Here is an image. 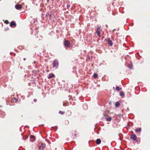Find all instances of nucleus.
<instances>
[{
  "label": "nucleus",
  "mask_w": 150,
  "mask_h": 150,
  "mask_svg": "<svg viewBox=\"0 0 150 150\" xmlns=\"http://www.w3.org/2000/svg\"><path fill=\"white\" fill-rule=\"evenodd\" d=\"M113 89H114V87H113Z\"/></svg>",
  "instance_id": "27"
},
{
  "label": "nucleus",
  "mask_w": 150,
  "mask_h": 150,
  "mask_svg": "<svg viewBox=\"0 0 150 150\" xmlns=\"http://www.w3.org/2000/svg\"><path fill=\"white\" fill-rule=\"evenodd\" d=\"M64 113V112H62V111H60L59 112V114H61V115H62Z\"/></svg>",
  "instance_id": "19"
},
{
  "label": "nucleus",
  "mask_w": 150,
  "mask_h": 150,
  "mask_svg": "<svg viewBox=\"0 0 150 150\" xmlns=\"http://www.w3.org/2000/svg\"><path fill=\"white\" fill-rule=\"evenodd\" d=\"M106 119L107 121H110L111 120L112 118L110 117H109L106 118Z\"/></svg>",
  "instance_id": "17"
},
{
  "label": "nucleus",
  "mask_w": 150,
  "mask_h": 150,
  "mask_svg": "<svg viewBox=\"0 0 150 150\" xmlns=\"http://www.w3.org/2000/svg\"><path fill=\"white\" fill-rule=\"evenodd\" d=\"M120 95L122 96H124L125 94L122 91H120Z\"/></svg>",
  "instance_id": "13"
},
{
  "label": "nucleus",
  "mask_w": 150,
  "mask_h": 150,
  "mask_svg": "<svg viewBox=\"0 0 150 150\" xmlns=\"http://www.w3.org/2000/svg\"><path fill=\"white\" fill-rule=\"evenodd\" d=\"M135 131L136 132H141V128H139L137 129H136Z\"/></svg>",
  "instance_id": "14"
},
{
  "label": "nucleus",
  "mask_w": 150,
  "mask_h": 150,
  "mask_svg": "<svg viewBox=\"0 0 150 150\" xmlns=\"http://www.w3.org/2000/svg\"><path fill=\"white\" fill-rule=\"evenodd\" d=\"M5 22L7 24L8 23V21L7 20L5 21Z\"/></svg>",
  "instance_id": "22"
},
{
  "label": "nucleus",
  "mask_w": 150,
  "mask_h": 150,
  "mask_svg": "<svg viewBox=\"0 0 150 150\" xmlns=\"http://www.w3.org/2000/svg\"><path fill=\"white\" fill-rule=\"evenodd\" d=\"M120 101H117L115 103V107L116 108L117 107H119L120 105Z\"/></svg>",
  "instance_id": "9"
},
{
  "label": "nucleus",
  "mask_w": 150,
  "mask_h": 150,
  "mask_svg": "<svg viewBox=\"0 0 150 150\" xmlns=\"http://www.w3.org/2000/svg\"><path fill=\"white\" fill-rule=\"evenodd\" d=\"M105 40L108 42V45L110 46H112V41L109 39L108 38H105Z\"/></svg>",
  "instance_id": "3"
},
{
  "label": "nucleus",
  "mask_w": 150,
  "mask_h": 150,
  "mask_svg": "<svg viewBox=\"0 0 150 150\" xmlns=\"http://www.w3.org/2000/svg\"><path fill=\"white\" fill-rule=\"evenodd\" d=\"M109 103H110V104H111V102Z\"/></svg>",
  "instance_id": "26"
},
{
  "label": "nucleus",
  "mask_w": 150,
  "mask_h": 150,
  "mask_svg": "<svg viewBox=\"0 0 150 150\" xmlns=\"http://www.w3.org/2000/svg\"><path fill=\"white\" fill-rule=\"evenodd\" d=\"M115 89L116 91H119L120 90H121L122 89V88H120L119 86H117V87H116V88H115Z\"/></svg>",
  "instance_id": "15"
},
{
  "label": "nucleus",
  "mask_w": 150,
  "mask_h": 150,
  "mask_svg": "<svg viewBox=\"0 0 150 150\" xmlns=\"http://www.w3.org/2000/svg\"><path fill=\"white\" fill-rule=\"evenodd\" d=\"M100 28L99 27H98L96 28V31H100Z\"/></svg>",
  "instance_id": "18"
},
{
  "label": "nucleus",
  "mask_w": 150,
  "mask_h": 150,
  "mask_svg": "<svg viewBox=\"0 0 150 150\" xmlns=\"http://www.w3.org/2000/svg\"><path fill=\"white\" fill-rule=\"evenodd\" d=\"M13 99H14V100H16V101H17V100H18L16 98H14Z\"/></svg>",
  "instance_id": "24"
},
{
  "label": "nucleus",
  "mask_w": 150,
  "mask_h": 150,
  "mask_svg": "<svg viewBox=\"0 0 150 150\" xmlns=\"http://www.w3.org/2000/svg\"><path fill=\"white\" fill-rule=\"evenodd\" d=\"M30 141L31 142H34L35 140V137L34 135H30Z\"/></svg>",
  "instance_id": "5"
},
{
  "label": "nucleus",
  "mask_w": 150,
  "mask_h": 150,
  "mask_svg": "<svg viewBox=\"0 0 150 150\" xmlns=\"http://www.w3.org/2000/svg\"><path fill=\"white\" fill-rule=\"evenodd\" d=\"M119 30V28H116V29H115L114 30H113V31H115V30Z\"/></svg>",
  "instance_id": "20"
},
{
  "label": "nucleus",
  "mask_w": 150,
  "mask_h": 150,
  "mask_svg": "<svg viewBox=\"0 0 150 150\" xmlns=\"http://www.w3.org/2000/svg\"><path fill=\"white\" fill-rule=\"evenodd\" d=\"M130 138L131 139L133 140L134 141H135L137 139V137L135 134H133L130 136Z\"/></svg>",
  "instance_id": "4"
},
{
  "label": "nucleus",
  "mask_w": 150,
  "mask_h": 150,
  "mask_svg": "<svg viewBox=\"0 0 150 150\" xmlns=\"http://www.w3.org/2000/svg\"><path fill=\"white\" fill-rule=\"evenodd\" d=\"M101 142V140L99 139H98L96 140V143L97 144H100Z\"/></svg>",
  "instance_id": "10"
},
{
  "label": "nucleus",
  "mask_w": 150,
  "mask_h": 150,
  "mask_svg": "<svg viewBox=\"0 0 150 150\" xmlns=\"http://www.w3.org/2000/svg\"><path fill=\"white\" fill-rule=\"evenodd\" d=\"M93 76L94 78L96 79L98 76V75L97 74L94 73L93 75Z\"/></svg>",
  "instance_id": "16"
},
{
  "label": "nucleus",
  "mask_w": 150,
  "mask_h": 150,
  "mask_svg": "<svg viewBox=\"0 0 150 150\" xmlns=\"http://www.w3.org/2000/svg\"><path fill=\"white\" fill-rule=\"evenodd\" d=\"M58 65V61L57 60H55L53 63V68L56 67Z\"/></svg>",
  "instance_id": "2"
},
{
  "label": "nucleus",
  "mask_w": 150,
  "mask_h": 150,
  "mask_svg": "<svg viewBox=\"0 0 150 150\" xmlns=\"http://www.w3.org/2000/svg\"><path fill=\"white\" fill-rule=\"evenodd\" d=\"M16 24L15 22L12 21L11 22L10 24V26L11 27H12L13 26H16Z\"/></svg>",
  "instance_id": "8"
},
{
  "label": "nucleus",
  "mask_w": 150,
  "mask_h": 150,
  "mask_svg": "<svg viewBox=\"0 0 150 150\" xmlns=\"http://www.w3.org/2000/svg\"><path fill=\"white\" fill-rule=\"evenodd\" d=\"M15 8L18 10L21 9L22 7V6L20 4L16 5L15 6Z\"/></svg>",
  "instance_id": "7"
},
{
  "label": "nucleus",
  "mask_w": 150,
  "mask_h": 150,
  "mask_svg": "<svg viewBox=\"0 0 150 150\" xmlns=\"http://www.w3.org/2000/svg\"><path fill=\"white\" fill-rule=\"evenodd\" d=\"M96 32L97 33L98 37H100V31H96Z\"/></svg>",
  "instance_id": "12"
},
{
  "label": "nucleus",
  "mask_w": 150,
  "mask_h": 150,
  "mask_svg": "<svg viewBox=\"0 0 150 150\" xmlns=\"http://www.w3.org/2000/svg\"><path fill=\"white\" fill-rule=\"evenodd\" d=\"M2 117V118H4V117Z\"/></svg>",
  "instance_id": "28"
},
{
  "label": "nucleus",
  "mask_w": 150,
  "mask_h": 150,
  "mask_svg": "<svg viewBox=\"0 0 150 150\" xmlns=\"http://www.w3.org/2000/svg\"><path fill=\"white\" fill-rule=\"evenodd\" d=\"M64 45L68 47H69L70 46V42L69 40H65L64 42Z\"/></svg>",
  "instance_id": "1"
},
{
  "label": "nucleus",
  "mask_w": 150,
  "mask_h": 150,
  "mask_svg": "<svg viewBox=\"0 0 150 150\" xmlns=\"http://www.w3.org/2000/svg\"><path fill=\"white\" fill-rule=\"evenodd\" d=\"M3 114H4V115H5V114L4 113V112H3Z\"/></svg>",
  "instance_id": "25"
},
{
  "label": "nucleus",
  "mask_w": 150,
  "mask_h": 150,
  "mask_svg": "<svg viewBox=\"0 0 150 150\" xmlns=\"http://www.w3.org/2000/svg\"><path fill=\"white\" fill-rule=\"evenodd\" d=\"M33 101L35 102H37V100L36 99H34L33 100Z\"/></svg>",
  "instance_id": "23"
},
{
  "label": "nucleus",
  "mask_w": 150,
  "mask_h": 150,
  "mask_svg": "<svg viewBox=\"0 0 150 150\" xmlns=\"http://www.w3.org/2000/svg\"><path fill=\"white\" fill-rule=\"evenodd\" d=\"M54 74H51L48 76V78L49 79H50L51 78L54 77Z\"/></svg>",
  "instance_id": "11"
},
{
  "label": "nucleus",
  "mask_w": 150,
  "mask_h": 150,
  "mask_svg": "<svg viewBox=\"0 0 150 150\" xmlns=\"http://www.w3.org/2000/svg\"><path fill=\"white\" fill-rule=\"evenodd\" d=\"M114 47H115V51H116L117 50V46H116V45H115L114 46Z\"/></svg>",
  "instance_id": "21"
},
{
  "label": "nucleus",
  "mask_w": 150,
  "mask_h": 150,
  "mask_svg": "<svg viewBox=\"0 0 150 150\" xmlns=\"http://www.w3.org/2000/svg\"><path fill=\"white\" fill-rule=\"evenodd\" d=\"M45 147V144H41L39 147V149L41 150H43Z\"/></svg>",
  "instance_id": "6"
}]
</instances>
